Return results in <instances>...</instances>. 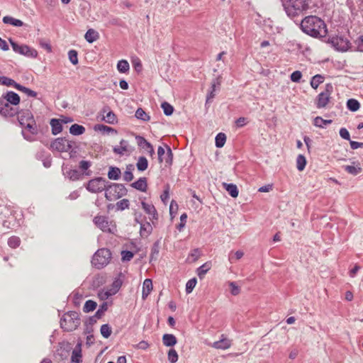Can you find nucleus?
<instances>
[{
    "label": "nucleus",
    "instance_id": "obj_1",
    "mask_svg": "<svg viewBox=\"0 0 363 363\" xmlns=\"http://www.w3.org/2000/svg\"><path fill=\"white\" fill-rule=\"evenodd\" d=\"M300 28L303 33L315 38H326L328 33L325 21L316 16L305 17L300 23Z\"/></svg>",
    "mask_w": 363,
    "mask_h": 363
},
{
    "label": "nucleus",
    "instance_id": "obj_2",
    "mask_svg": "<svg viewBox=\"0 0 363 363\" xmlns=\"http://www.w3.org/2000/svg\"><path fill=\"white\" fill-rule=\"evenodd\" d=\"M309 0H281L286 15L293 18L308 9Z\"/></svg>",
    "mask_w": 363,
    "mask_h": 363
},
{
    "label": "nucleus",
    "instance_id": "obj_3",
    "mask_svg": "<svg viewBox=\"0 0 363 363\" xmlns=\"http://www.w3.org/2000/svg\"><path fill=\"white\" fill-rule=\"evenodd\" d=\"M60 328L65 332L75 330L80 325L79 314L76 311L65 313L60 319Z\"/></svg>",
    "mask_w": 363,
    "mask_h": 363
},
{
    "label": "nucleus",
    "instance_id": "obj_4",
    "mask_svg": "<svg viewBox=\"0 0 363 363\" xmlns=\"http://www.w3.org/2000/svg\"><path fill=\"white\" fill-rule=\"evenodd\" d=\"M111 255L108 248L99 249L93 255L91 264L95 268L101 269L109 263Z\"/></svg>",
    "mask_w": 363,
    "mask_h": 363
},
{
    "label": "nucleus",
    "instance_id": "obj_5",
    "mask_svg": "<svg viewBox=\"0 0 363 363\" xmlns=\"http://www.w3.org/2000/svg\"><path fill=\"white\" fill-rule=\"evenodd\" d=\"M127 193L128 190L124 184L108 182L105 197L108 201H112L125 196Z\"/></svg>",
    "mask_w": 363,
    "mask_h": 363
},
{
    "label": "nucleus",
    "instance_id": "obj_6",
    "mask_svg": "<svg viewBox=\"0 0 363 363\" xmlns=\"http://www.w3.org/2000/svg\"><path fill=\"white\" fill-rule=\"evenodd\" d=\"M9 41L11 44L13 50L16 53L20 54L21 55L30 58H35L38 57V51L35 49L27 45H20L16 41H14L11 38L9 39Z\"/></svg>",
    "mask_w": 363,
    "mask_h": 363
},
{
    "label": "nucleus",
    "instance_id": "obj_7",
    "mask_svg": "<svg viewBox=\"0 0 363 363\" xmlns=\"http://www.w3.org/2000/svg\"><path fill=\"white\" fill-rule=\"evenodd\" d=\"M325 42L330 44L336 50L340 52L348 50L351 45L350 40L342 35L329 37Z\"/></svg>",
    "mask_w": 363,
    "mask_h": 363
},
{
    "label": "nucleus",
    "instance_id": "obj_8",
    "mask_svg": "<svg viewBox=\"0 0 363 363\" xmlns=\"http://www.w3.org/2000/svg\"><path fill=\"white\" fill-rule=\"evenodd\" d=\"M106 179L99 177L90 179L85 185L86 190L91 193H99L103 191H106V188L108 184Z\"/></svg>",
    "mask_w": 363,
    "mask_h": 363
},
{
    "label": "nucleus",
    "instance_id": "obj_9",
    "mask_svg": "<svg viewBox=\"0 0 363 363\" xmlns=\"http://www.w3.org/2000/svg\"><path fill=\"white\" fill-rule=\"evenodd\" d=\"M94 225L104 233L113 234L116 231V225L105 216H96L93 219Z\"/></svg>",
    "mask_w": 363,
    "mask_h": 363
},
{
    "label": "nucleus",
    "instance_id": "obj_10",
    "mask_svg": "<svg viewBox=\"0 0 363 363\" xmlns=\"http://www.w3.org/2000/svg\"><path fill=\"white\" fill-rule=\"evenodd\" d=\"M22 128L21 135L23 139L28 142L35 140V136L38 134V128L35 121L26 123L24 125H20Z\"/></svg>",
    "mask_w": 363,
    "mask_h": 363
},
{
    "label": "nucleus",
    "instance_id": "obj_11",
    "mask_svg": "<svg viewBox=\"0 0 363 363\" xmlns=\"http://www.w3.org/2000/svg\"><path fill=\"white\" fill-rule=\"evenodd\" d=\"M333 91V86L331 83L325 84V90L320 92L315 99V106L318 108H325L330 99V95Z\"/></svg>",
    "mask_w": 363,
    "mask_h": 363
},
{
    "label": "nucleus",
    "instance_id": "obj_12",
    "mask_svg": "<svg viewBox=\"0 0 363 363\" xmlns=\"http://www.w3.org/2000/svg\"><path fill=\"white\" fill-rule=\"evenodd\" d=\"M72 141L67 137L55 138L51 142L50 149L58 152H67L72 147Z\"/></svg>",
    "mask_w": 363,
    "mask_h": 363
},
{
    "label": "nucleus",
    "instance_id": "obj_13",
    "mask_svg": "<svg viewBox=\"0 0 363 363\" xmlns=\"http://www.w3.org/2000/svg\"><path fill=\"white\" fill-rule=\"evenodd\" d=\"M18 113V108L0 97V115L4 118H13Z\"/></svg>",
    "mask_w": 363,
    "mask_h": 363
},
{
    "label": "nucleus",
    "instance_id": "obj_14",
    "mask_svg": "<svg viewBox=\"0 0 363 363\" xmlns=\"http://www.w3.org/2000/svg\"><path fill=\"white\" fill-rule=\"evenodd\" d=\"M19 125H24L26 123L33 122L35 121L33 113L28 108H18V113L16 115Z\"/></svg>",
    "mask_w": 363,
    "mask_h": 363
},
{
    "label": "nucleus",
    "instance_id": "obj_15",
    "mask_svg": "<svg viewBox=\"0 0 363 363\" xmlns=\"http://www.w3.org/2000/svg\"><path fill=\"white\" fill-rule=\"evenodd\" d=\"M63 175L72 181H77L82 179L83 174L76 169H72L71 166L63 164L62 166Z\"/></svg>",
    "mask_w": 363,
    "mask_h": 363
},
{
    "label": "nucleus",
    "instance_id": "obj_16",
    "mask_svg": "<svg viewBox=\"0 0 363 363\" xmlns=\"http://www.w3.org/2000/svg\"><path fill=\"white\" fill-rule=\"evenodd\" d=\"M135 138L139 147L147 151L150 156L155 155V150L152 145L148 142L144 137L135 135Z\"/></svg>",
    "mask_w": 363,
    "mask_h": 363
},
{
    "label": "nucleus",
    "instance_id": "obj_17",
    "mask_svg": "<svg viewBox=\"0 0 363 363\" xmlns=\"http://www.w3.org/2000/svg\"><path fill=\"white\" fill-rule=\"evenodd\" d=\"M72 350V345L69 342H62L59 343L57 350V354L60 356L62 360L67 359L69 355L70 351Z\"/></svg>",
    "mask_w": 363,
    "mask_h": 363
},
{
    "label": "nucleus",
    "instance_id": "obj_18",
    "mask_svg": "<svg viewBox=\"0 0 363 363\" xmlns=\"http://www.w3.org/2000/svg\"><path fill=\"white\" fill-rule=\"evenodd\" d=\"M1 97L15 107L18 106L21 102L20 96L13 91H7Z\"/></svg>",
    "mask_w": 363,
    "mask_h": 363
},
{
    "label": "nucleus",
    "instance_id": "obj_19",
    "mask_svg": "<svg viewBox=\"0 0 363 363\" xmlns=\"http://www.w3.org/2000/svg\"><path fill=\"white\" fill-rule=\"evenodd\" d=\"M102 112L104 113H106V115L103 117V120H104L106 123L109 124H115L117 123V118L116 114L113 111L111 110L108 106H104L102 109Z\"/></svg>",
    "mask_w": 363,
    "mask_h": 363
},
{
    "label": "nucleus",
    "instance_id": "obj_20",
    "mask_svg": "<svg viewBox=\"0 0 363 363\" xmlns=\"http://www.w3.org/2000/svg\"><path fill=\"white\" fill-rule=\"evenodd\" d=\"M142 207L144 211L152 216L150 219L152 220H157L158 219V213L155 208V207L152 204L147 203L145 201L141 202Z\"/></svg>",
    "mask_w": 363,
    "mask_h": 363
},
{
    "label": "nucleus",
    "instance_id": "obj_21",
    "mask_svg": "<svg viewBox=\"0 0 363 363\" xmlns=\"http://www.w3.org/2000/svg\"><path fill=\"white\" fill-rule=\"evenodd\" d=\"M130 186L140 191L145 192L147 189V179L146 177H140L137 181L133 182Z\"/></svg>",
    "mask_w": 363,
    "mask_h": 363
},
{
    "label": "nucleus",
    "instance_id": "obj_22",
    "mask_svg": "<svg viewBox=\"0 0 363 363\" xmlns=\"http://www.w3.org/2000/svg\"><path fill=\"white\" fill-rule=\"evenodd\" d=\"M82 343L78 342L75 346L74 349L72 350V356H71V362L72 363H81L82 362Z\"/></svg>",
    "mask_w": 363,
    "mask_h": 363
},
{
    "label": "nucleus",
    "instance_id": "obj_23",
    "mask_svg": "<svg viewBox=\"0 0 363 363\" xmlns=\"http://www.w3.org/2000/svg\"><path fill=\"white\" fill-rule=\"evenodd\" d=\"M222 338L213 343L212 347L216 349L227 350L230 347L231 342L229 339L224 337V335H221Z\"/></svg>",
    "mask_w": 363,
    "mask_h": 363
},
{
    "label": "nucleus",
    "instance_id": "obj_24",
    "mask_svg": "<svg viewBox=\"0 0 363 363\" xmlns=\"http://www.w3.org/2000/svg\"><path fill=\"white\" fill-rule=\"evenodd\" d=\"M50 124L51 126V132L52 135H56L62 131V124L59 118L50 119Z\"/></svg>",
    "mask_w": 363,
    "mask_h": 363
},
{
    "label": "nucleus",
    "instance_id": "obj_25",
    "mask_svg": "<svg viewBox=\"0 0 363 363\" xmlns=\"http://www.w3.org/2000/svg\"><path fill=\"white\" fill-rule=\"evenodd\" d=\"M223 186L231 197L237 198L238 196L239 190L235 184L233 183L223 182Z\"/></svg>",
    "mask_w": 363,
    "mask_h": 363
},
{
    "label": "nucleus",
    "instance_id": "obj_26",
    "mask_svg": "<svg viewBox=\"0 0 363 363\" xmlns=\"http://www.w3.org/2000/svg\"><path fill=\"white\" fill-rule=\"evenodd\" d=\"M162 343L166 347H174L177 343V339L173 334H164L162 336Z\"/></svg>",
    "mask_w": 363,
    "mask_h": 363
},
{
    "label": "nucleus",
    "instance_id": "obj_27",
    "mask_svg": "<svg viewBox=\"0 0 363 363\" xmlns=\"http://www.w3.org/2000/svg\"><path fill=\"white\" fill-rule=\"evenodd\" d=\"M211 262H206L196 269V274L200 279H202L205 274L211 269Z\"/></svg>",
    "mask_w": 363,
    "mask_h": 363
},
{
    "label": "nucleus",
    "instance_id": "obj_28",
    "mask_svg": "<svg viewBox=\"0 0 363 363\" xmlns=\"http://www.w3.org/2000/svg\"><path fill=\"white\" fill-rule=\"evenodd\" d=\"M108 178L111 180H118L121 175L120 168L114 166H110L108 171Z\"/></svg>",
    "mask_w": 363,
    "mask_h": 363
},
{
    "label": "nucleus",
    "instance_id": "obj_29",
    "mask_svg": "<svg viewBox=\"0 0 363 363\" xmlns=\"http://www.w3.org/2000/svg\"><path fill=\"white\" fill-rule=\"evenodd\" d=\"M152 289V281L150 279H145L143 285L142 298L145 300Z\"/></svg>",
    "mask_w": 363,
    "mask_h": 363
},
{
    "label": "nucleus",
    "instance_id": "obj_30",
    "mask_svg": "<svg viewBox=\"0 0 363 363\" xmlns=\"http://www.w3.org/2000/svg\"><path fill=\"white\" fill-rule=\"evenodd\" d=\"M86 131V128L82 125L77 123L72 124L69 127V133L74 136H79L84 134Z\"/></svg>",
    "mask_w": 363,
    "mask_h": 363
},
{
    "label": "nucleus",
    "instance_id": "obj_31",
    "mask_svg": "<svg viewBox=\"0 0 363 363\" xmlns=\"http://www.w3.org/2000/svg\"><path fill=\"white\" fill-rule=\"evenodd\" d=\"M99 38V33L93 28H89L84 35L85 40L89 43H92Z\"/></svg>",
    "mask_w": 363,
    "mask_h": 363
},
{
    "label": "nucleus",
    "instance_id": "obj_32",
    "mask_svg": "<svg viewBox=\"0 0 363 363\" xmlns=\"http://www.w3.org/2000/svg\"><path fill=\"white\" fill-rule=\"evenodd\" d=\"M152 232V227L149 222L140 223V234L142 237H148Z\"/></svg>",
    "mask_w": 363,
    "mask_h": 363
},
{
    "label": "nucleus",
    "instance_id": "obj_33",
    "mask_svg": "<svg viewBox=\"0 0 363 363\" xmlns=\"http://www.w3.org/2000/svg\"><path fill=\"white\" fill-rule=\"evenodd\" d=\"M3 23L9 24L15 27H21L23 26V22L19 19L14 18L10 16H6L3 18Z\"/></svg>",
    "mask_w": 363,
    "mask_h": 363
},
{
    "label": "nucleus",
    "instance_id": "obj_34",
    "mask_svg": "<svg viewBox=\"0 0 363 363\" xmlns=\"http://www.w3.org/2000/svg\"><path fill=\"white\" fill-rule=\"evenodd\" d=\"M333 123V121L330 119L326 120L323 119L320 116H316L313 119V125L315 127L320 128H325L327 125L331 124Z\"/></svg>",
    "mask_w": 363,
    "mask_h": 363
},
{
    "label": "nucleus",
    "instance_id": "obj_35",
    "mask_svg": "<svg viewBox=\"0 0 363 363\" xmlns=\"http://www.w3.org/2000/svg\"><path fill=\"white\" fill-rule=\"evenodd\" d=\"M347 108L352 111L356 112L360 108V103L355 99H349L346 103Z\"/></svg>",
    "mask_w": 363,
    "mask_h": 363
},
{
    "label": "nucleus",
    "instance_id": "obj_36",
    "mask_svg": "<svg viewBox=\"0 0 363 363\" xmlns=\"http://www.w3.org/2000/svg\"><path fill=\"white\" fill-rule=\"evenodd\" d=\"M324 79L323 75L317 74L311 77L310 84L313 89H316L324 82Z\"/></svg>",
    "mask_w": 363,
    "mask_h": 363
},
{
    "label": "nucleus",
    "instance_id": "obj_37",
    "mask_svg": "<svg viewBox=\"0 0 363 363\" xmlns=\"http://www.w3.org/2000/svg\"><path fill=\"white\" fill-rule=\"evenodd\" d=\"M160 248V241L157 240L156 242H155L153 243L152 248H151V253H150V262H151L153 260H157V259L159 256Z\"/></svg>",
    "mask_w": 363,
    "mask_h": 363
},
{
    "label": "nucleus",
    "instance_id": "obj_38",
    "mask_svg": "<svg viewBox=\"0 0 363 363\" xmlns=\"http://www.w3.org/2000/svg\"><path fill=\"white\" fill-rule=\"evenodd\" d=\"M91 166V162L88 160H82L79 162V168L82 171H83V175L90 176L91 174V171L89 170V167Z\"/></svg>",
    "mask_w": 363,
    "mask_h": 363
},
{
    "label": "nucleus",
    "instance_id": "obj_39",
    "mask_svg": "<svg viewBox=\"0 0 363 363\" xmlns=\"http://www.w3.org/2000/svg\"><path fill=\"white\" fill-rule=\"evenodd\" d=\"M137 169L139 172H144L148 167V161L144 156L139 157L136 163Z\"/></svg>",
    "mask_w": 363,
    "mask_h": 363
},
{
    "label": "nucleus",
    "instance_id": "obj_40",
    "mask_svg": "<svg viewBox=\"0 0 363 363\" xmlns=\"http://www.w3.org/2000/svg\"><path fill=\"white\" fill-rule=\"evenodd\" d=\"M226 135L224 133H219L215 138V145L217 148H221L226 142Z\"/></svg>",
    "mask_w": 363,
    "mask_h": 363
},
{
    "label": "nucleus",
    "instance_id": "obj_41",
    "mask_svg": "<svg viewBox=\"0 0 363 363\" xmlns=\"http://www.w3.org/2000/svg\"><path fill=\"white\" fill-rule=\"evenodd\" d=\"M16 89L18 91L25 93L28 96H30V97H36L38 95L36 91H35L28 87H26L18 83L16 86Z\"/></svg>",
    "mask_w": 363,
    "mask_h": 363
},
{
    "label": "nucleus",
    "instance_id": "obj_42",
    "mask_svg": "<svg viewBox=\"0 0 363 363\" xmlns=\"http://www.w3.org/2000/svg\"><path fill=\"white\" fill-rule=\"evenodd\" d=\"M164 146L167 150V154L164 157V162L166 167H170L173 163V152L171 147L168 145L164 144Z\"/></svg>",
    "mask_w": 363,
    "mask_h": 363
},
{
    "label": "nucleus",
    "instance_id": "obj_43",
    "mask_svg": "<svg viewBox=\"0 0 363 363\" xmlns=\"http://www.w3.org/2000/svg\"><path fill=\"white\" fill-rule=\"evenodd\" d=\"M117 69L120 73H126L130 69V65L126 60H121L117 63Z\"/></svg>",
    "mask_w": 363,
    "mask_h": 363
},
{
    "label": "nucleus",
    "instance_id": "obj_44",
    "mask_svg": "<svg viewBox=\"0 0 363 363\" xmlns=\"http://www.w3.org/2000/svg\"><path fill=\"white\" fill-rule=\"evenodd\" d=\"M307 164V160L303 155H298L296 157V168L298 171H303Z\"/></svg>",
    "mask_w": 363,
    "mask_h": 363
},
{
    "label": "nucleus",
    "instance_id": "obj_45",
    "mask_svg": "<svg viewBox=\"0 0 363 363\" xmlns=\"http://www.w3.org/2000/svg\"><path fill=\"white\" fill-rule=\"evenodd\" d=\"M344 169L347 172H348L349 174H351L354 176L357 175L362 171V169L359 166V163H358V165H357V166L346 165L344 167Z\"/></svg>",
    "mask_w": 363,
    "mask_h": 363
},
{
    "label": "nucleus",
    "instance_id": "obj_46",
    "mask_svg": "<svg viewBox=\"0 0 363 363\" xmlns=\"http://www.w3.org/2000/svg\"><path fill=\"white\" fill-rule=\"evenodd\" d=\"M17 82L11 78H9L6 76L0 77V84L7 86H13L16 89V86L17 85Z\"/></svg>",
    "mask_w": 363,
    "mask_h": 363
},
{
    "label": "nucleus",
    "instance_id": "obj_47",
    "mask_svg": "<svg viewBox=\"0 0 363 363\" xmlns=\"http://www.w3.org/2000/svg\"><path fill=\"white\" fill-rule=\"evenodd\" d=\"M94 130H99V131H101V132H104V133H117V130L116 129H114L112 127L104 125V124H97V125H96L94 126Z\"/></svg>",
    "mask_w": 363,
    "mask_h": 363
},
{
    "label": "nucleus",
    "instance_id": "obj_48",
    "mask_svg": "<svg viewBox=\"0 0 363 363\" xmlns=\"http://www.w3.org/2000/svg\"><path fill=\"white\" fill-rule=\"evenodd\" d=\"M97 307V303L93 300H87L83 307L84 313H89L94 311Z\"/></svg>",
    "mask_w": 363,
    "mask_h": 363
},
{
    "label": "nucleus",
    "instance_id": "obj_49",
    "mask_svg": "<svg viewBox=\"0 0 363 363\" xmlns=\"http://www.w3.org/2000/svg\"><path fill=\"white\" fill-rule=\"evenodd\" d=\"M134 169L133 165L130 164L126 166V169L123 174V179L129 182L133 179V174L132 171Z\"/></svg>",
    "mask_w": 363,
    "mask_h": 363
},
{
    "label": "nucleus",
    "instance_id": "obj_50",
    "mask_svg": "<svg viewBox=\"0 0 363 363\" xmlns=\"http://www.w3.org/2000/svg\"><path fill=\"white\" fill-rule=\"evenodd\" d=\"M161 108L163 110L164 114L167 116H170L173 114L174 107L169 103L164 101L161 104Z\"/></svg>",
    "mask_w": 363,
    "mask_h": 363
},
{
    "label": "nucleus",
    "instance_id": "obj_51",
    "mask_svg": "<svg viewBox=\"0 0 363 363\" xmlns=\"http://www.w3.org/2000/svg\"><path fill=\"white\" fill-rule=\"evenodd\" d=\"M135 116L136 118L143 121H148L150 118L149 115L142 108H138L136 110Z\"/></svg>",
    "mask_w": 363,
    "mask_h": 363
},
{
    "label": "nucleus",
    "instance_id": "obj_52",
    "mask_svg": "<svg viewBox=\"0 0 363 363\" xmlns=\"http://www.w3.org/2000/svg\"><path fill=\"white\" fill-rule=\"evenodd\" d=\"M100 332H101V335L104 338H108L111 335L112 330H111V328L109 325V324L106 323L101 326Z\"/></svg>",
    "mask_w": 363,
    "mask_h": 363
},
{
    "label": "nucleus",
    "instance_id": "obj_53",
    "mask_svg": "<svg viewBox=\"0 0 363 363\" xmlns=\"http://www.w3.org/2000/svg\"><path fill=\"white\" fill-rule=\"evenodd\" d=\"M124 277L125 275L122 272H120L118 274V277L115 278V279L113 280L112 285L116 291H118L121 287L123 284V279H124Z\"/></svg>",
    "mask_w": 363,
    "mask_h": 363
},
{
    "label": "nucleus",
    "instance_id": "obj_54",
    "mask_svg": "<svg viewBox=\"0 0 363 363\" xmlns=\"http://www.w3.org/2000/svg\"><path fill=\"white\" fill-rule=\"evenodd\" d=\"M108 310V304L107 302H103L100 306L98 310L95 313V317L96 318L100 319L104 313Z\"/></svg>",
    "mask_w": 363,
    "mask_h": 363
},
{
    "label": "nucleus",
    "instance_id": "obj_55",
    "mask_svg": "<svg viewBox=\"0 0 363 363\" xmlns=\"http://www.w3.org/2000/svg\"><path fill=\"white\" fill-rule=\"evenodd\" d=\"M21 244V239L18 236H11L8 239V245L11 248H16Z\"/></svg>",
    "mask_w": 363,
    "mask_h": 363
},
{
    "label": "nucleus",
    "instance_id": "obj_56",
    "mask_svg": "<svg viewBox=\"0 0 363 363\" xmlns=\"http://www.w3.org/2000/svg\"><path fill=\"white\" fill-rule=\"evenodd\" d=\"M131 62H132L134 69L138 73H140L142 72L143 65H142L141 60L139 59V57H135L132 58Z\"/></svg>",
    "mask_w": 363,
    "mask_h": 363
},
{
    "label": "nucleus",
    "instance_id": "obj_57",
    "mask_svg": "<svg viewBox=\"0 0 363 363\" xmlns=\"http://www.w3.org/2000/svg\"><path fill=\"white\" fill-rule=\"evenodd\" d=\"M68 57H69L70 62L72 65H76L78 64V62H79L78 52L75 50H70L68 52Z\"/></svg>",
    "mask_w": 363,
    "mask_h": 363
},
{
    "label": "nucleus",
    "instance_id": "obj_58",
    "mask_svg": "<svg viewBox=\"0 0 363 363\" xmlns=\"http://www.w3.org/2000/svg\"><path fill=\"white\" fill-rule=\"evenodd\" d=\"M130 202L127 199H123L116 203V209L118 211H123L129 208Z\"/></svg>",
    "mask_w": 363,
    "mask_h": 363
},
{
    "label": "nucleus",
    "instance_id": "obj_59",
    "mask_svg": "<svg viewBox=\"0 0 363 363\" xmlns=\"http://www.w3.org/2000/svg\"><path fill=\"white\" fill-rule=\"evenodd\" d=\"M196 284H197L196 278L194 277V278L189 279L186 284V289H185L186 293V294L191 293L193 289L196 286Z\"/></svg>",
    "mask_w": 363,
    "mask_h": 363
},
{
    "label": "nucleus",
    "instance_id": "obj_60",
    "mask_svg": "<svg viewBox=\"0 0 363 363\" xmlns=\"http://www.w3.org/2000/svg\"><path fill=\"white\" fill-rule=\"evenodd\" d=\"M167 358L170 363H176L178 361V354L177 351L171 348L167 353Z\"/></svg>",
    "mask_w": 363,
    "mask_h": 363
},
{
    "label": "nucleus",
    "instance_id": "obj_61",
    "mask_svg": "<svg viewBox=\"0 0 363 363\" xmlns=\"http://www.w3.org/2000/svg\"><path fill=\"white\" fill-rule=\"evenodd\" d=\"M79 149V145L77 144V143L75 141H72V147L70 148V150H68L69 158H74L77 156Z\"/></svg>",
    "mask_w": 363,
    "mask_h": 363
},
{
    "label": "nucleus",
    "instance_id": "obj_62",
    "mask_svg": "<svg viewBox=\"0 0 363 363\" xmlns=\"http://www.w3.org/2000/svg\"><path fill=\"white\" fill-rule=\"evenodd\" d=\"M133 252L130 250H125L121 252V259L123 262L130 261L133 257Z\"/></svg>",
    "mask_w": 363,
    "mask_h": 363
},
{
    "label": "nucleus",
    "instance_id": "obj_63",
    "mask_svg": "<svg viewBox=\"0 0 363 363\" xmlns=\"http://www.w3.org/2000/svg\"><path fill=\"white\" fill-rule=\"evenodd\" d=\"M302 77V73L299 70L293 72L290 75V79L293 82L298 83Z\"/></svg>",
    "mask_w": 363,
    "mask_h": 363
},
{
    "label": "nucleus",
    "instance_id": "obj_64",
    "mask_svg": "<svg viewBox=\"0 0 363 363\" xmlns=\"http://www.w3.org/2000/svg\"><path fill=\"white\" fill-rule=\"evenodd\" d=\"M187 214L186 213H182L180 216V223L177 225V229L179 231H182L186 223Z\"/></svg>",
    "mask_w": 363,
    "mask_h": 363
}]
</instances>
